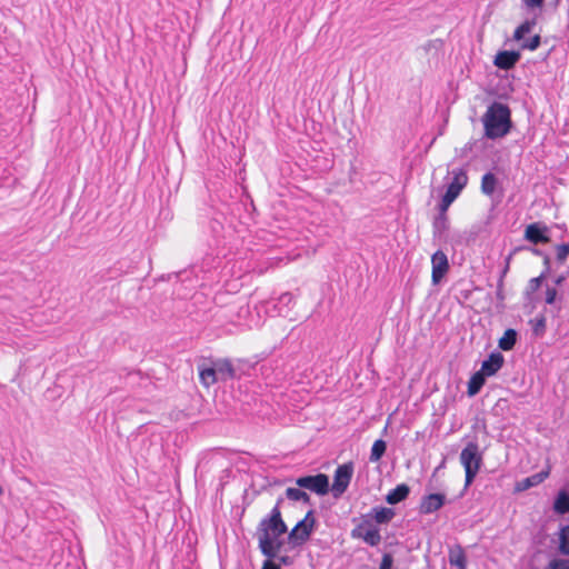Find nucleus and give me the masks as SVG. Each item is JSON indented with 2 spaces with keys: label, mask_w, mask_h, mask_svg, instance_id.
I'll list each match as a JSON object with an SVG mask.
<instances>
[{
  "label": "nucleus",
  "mask_w": 569,
  "mask_h": 569,
  "mask_svg": "<svg viewBox=\"0 0 569 569\" xmlns=\"http://www.w3.org/2000/svg\"><path fill=\"white\" fill-rule=\"evenodd\" d=\"M283 498L279 497L274 507L260 520L257 527L256 533L259 540V549L261 553L269 559L278 557V553L283 547V541L279 538L288 531V527L282 519L280 510Z\"/></svg>",
  "instance_id": "1"
},
{
  "label": "nucleus",
  "mask_w": 569,
  "mask_h": 569,
  "mask_svg": "<svg viewBox=\"0 0 569 569\" xmlns=\"http://www.w3.org/2000/svg\"><path fill=\"white\" fill-rule=\"evenodd\" d=\"M483 136L490 140L506 137L512 129L511 109L508 104L493 101L481 118Z\"/></svg>",
  "instance_id": "2"
},
{
  "label": "nucleus",
  "mask_w": 569,
  "mask_h": 569,
  "mask_svg": "<svg viewBox=\"0 0 569 569\" xmlns=\"http://www.w3.org/2000/svg\"><path fill=\"white\" fill-rule=\"evenodd\" d=\"M483 461V452L479 450L477 437L469 440L460 452V462L465 468V488L471 486Z\"/></svg>",
  "instance_id": "3"
},
{
  "label": "nucleus",
  "mask_w": 569,
  "mask_h": 569,
  "mask_svg": "<svg viewBox=\"0 0 569 569\" xmlns=\"http://www.w3.org/2000/svg\"><path fill=\"white\" fill-rule=\"evenodd\" d=\"M450 174L452 176V180L448 184L447 190L438 204V207L445 208V210L449 209L451 203L459 197L468 183V174L466 169H452Z\"/></svg>",
  "instance_id": "4"
},
{
  "label": "nucleus",
  "mask_w": 569,
  "mask_h": 569,
  "mask_svg": "<svg viewBox=\"0 0 569 569\" xmlns=\"http://www.w3.org/2000/svg\"><path fill=\"white\" fill-rule=\"evenodd\" d=\"M353 539H362L370 547H377L381 542L380 529L372 525L367 515L362 516V520L350 532Z\"/></svg>",
  "instance_id": "5"
},
{
  "label": "nucleus",
  "mask_w": 569,
  "mask_h": 569,
  "mask_svg": "<svg viewBox=\"0 0 569 569\" xmlns=\"http://www.w3.org/2000/svg\"><path fill=\"white\" fill-rule=\"evenodd\" d=\"M355 465L348 461L337 467L333 473V483L330 488L335 498H340L348 489L353 476Z\"/></svg>",
  "instance_id": "6"
},
{
  "label": "nucleus",
  "mask_w": 569,
  "mask_h": 569,
  "mask_svg": "<svg viewBox=\"0 0 569 569\" xmlns=\"http://www.w3.org/2000/svg\"><path fill=\"white\" fill-rule=\"evenodd\" d=\"M295 482L299 488L310 490L318 496H326L330 491L329 477L326 473L298 477Z\"/></svg>",
  "instance_id": "7"
},
{
  "label": "nucleus",
  "mask_w": 569,
  "mask_h": 569,
  "mask_svg": "<svg viewBox=\"0 0 569 569\" xmlns=\"http://www.w3.org/2000/svg\"><path fill=\"white\" fill-rule=\"evenodd\" d=\"M523 239L535 246L546 244L551 241L550 228L543 222H532L526 226Z\"/></svg>",
  "instance_id": "8"
},
{
  "label": "nucleus",
  "mask_w": 569,
  "mask_h": 569,
  "mask_svg": "<svg viewBox=\"0 0 569 569\" xmlns=\"http://www.w3.org/2000/svg\"><path fill=\"white\" fill-rule=\"evenodd\" d=\"M431 281L433 284H438L445 278L447 272L450 269L449 261L447 254L442 250H437L431 256Z\"/></svg>",
  "instance_id": "9"
},
{
  "label": "nucleus",
  "mask_w": 569,
  "mask_h": 569,
  "mask_svg": "<svg viewBox=\"0 0 569 569\" xmlns=\"http://www.w3.org/2000/svg\"><path fill=\"white\" fill-rule=\"evenodd\" d=\"M521 53L516 50H500L493 58V66L500 70L509 71L520 61Z\"/></svg>",
  "instance_id": "10"
},
{
  "label": "nucleus",
  "mask_w": 569,
  "mask_h": 569,
  "mask_svg": "<svg viewBox=\"0 0 569 569\" xmlns=\"http://www.w3.org/2000/svg\"><path fill=\"white\" fill-rule=\"evenodd\" d=\"M446 503L445 493H429L421 498L419 512L421 515H430L441 509Z\"/></svg>",
  "instance_id": "11"
},
{
  "label": "nucleus",
  "mask_w": 569,
  "mask_h": 569,
  "mask_svg": "<svg viewBox=\"0 0 569 569\" xmlns=\"http://www.w3.org/2000/svg\"><path fill=\"white\" fill-rule=\"evenodd\" d=\"M197 368L199 372L200 382L204 387L209 388L210 386L219 381L212 359H203L200 363H198Z\"/></svg>",
  "instance_id": "12"
},
{
  "label": "nucleus",
  "mask_w": 569,
  "mask_h": 569,
  "mask_svg": "<svg viewBox=\"0 0 569 569\" xmlns=\"http://www.w3.org/2000/svg\"><path fill=\"white\" fill-rule=\"evenodd\" d=\"M448 210L438 207V214L432 221V238L433 240L442 241L446 237V232L449 230V218L447 214Z\"/></svg>",
  "instance_id": "13"
},
{
  "label": "nucleus",
  "mask_w": 569,
  "mask_h": 569,
  "mask_svg": "<svg viewBox=\"0 0 569 569\" xmlns=\"http://www.w3.org/2000/svg\"><path fill=\"white\" fill-rule=\"evenodd\" d=\"M505 358L501 352L492 351L489 357L482 361L480 371L487 377L495 376L503 366Z\"/></svg>",
  "instance_id": "14"
},
{
  "label": "nucleus",
  "mask_w": 569,
  "mask_h": 569,
  "mask_svg": "<svg viewBox=\"0 0 569 569\" xmlns=\"http://www.w3.org/2000/svg\"><path fill=\"white\" fill-rule=\"evenodd\" d=\"M217 376L219 381H228L237 378L236 369L231 362V360L223 358V359H216L213 360Z\"/></svg>",
  "instance_id": "15"
},
{
  "label": "nucleus",
  "mask_w": 569,
  "mask_h": 569,
  "mask_svg": "<svg viewBox=\"0 0 569 569\" xmlns=\"http://www.w3.org/2000/svg\"><path fill=\"white\" fill-rule=\"evenodd\" d=\"M395 516V509L382 506L373 507L370 512L367 513V517H369L371 521L375 520L377 525H387Z\"/></svg>",
  "instance_id": "16"
},
{
  "label": "nucleus",
  "mask_w": 569,
  "mask_h": 569,
  "mask_svg": "<svg viewBox=\"0 0 569 569\" xmlns=\"http://www.w3.org/2000/svg\"><path fill=\"white\" fill-rule=\"evenodd\" d=\"M410 495V487L407 483H399L386 496V502L393 506L405 501Z\"/></svg>",
  "instance_id": "17"
},
{
  "label": "nucleus",
  "mask_w": 569,
  "mask_h": 569,
  "mask_svg": "<svg viewBox=\"0 0 569 569\" xmlns=\"http://www.w3.org/2000/svg\"><path fill=\"white\" fill-rule=\"evenodd\" d=\"M313 531H308V527H298V522L288 535V540L293 547L306 543Z\"/></svg>",
  "instance_id": "18"
},
{
  "label": "nucleus",
  "mask_w": 569,
  "mask_h": 569,
  "mask_svg": "<svg viewBox=\"0 0 569 569\" xmlns=\"http://www.w3.org/2000/svg\"><path fill=\"white\" fill-rule=\"evenodd\" d=\"M448 560L451 566L458 569H467V556L460 545H455L449 549Z\"/></svg>",
  "instance_id": "19"
},
{
  "label": "nucleus",
  "mask_w": 569,
  "mask_h": 569,
  "mask_svg": "<svg viewBox=\"0 0 569 569\" xmlns=\"http://www.w3.org/2000/svg\"><path fill=\"white\" fill-rule=\"evenodd\" d=\"M517 341H518L517 330L509 328L503 332V336L498 340V347L502 351H510L515 348Z\"/></svg>",
  "instance_id": "20"
},
{
  "label": "nucleus",
  "mask_w": 569,
  "mask_h": 569,
  "mask_svg": "<svg viewBox=\"0 0 569 569\" xmlns=\"http://www.w3.org/2000/svg\"><path fill=\"white\" fill-rule=\"evenodd\" d=\"M487 376L480 370L475 372L468 381L467 395L473 397L478 395L486 382Z\"/></svg>",
  "instance_id": "21"
},
{
  "label": "nucleus",
  "mask_w": 569,
  "mask_h": 569,
  "mask_svg": "<svg viewBox=\"0 0 569 569\" xmlns=\"http://www.w3.org/2000/svg\"><path fill=\"white\" fill-rule=\"evenodd\" d=\"M553 511L558 515H566L569 512V492L565 489H561L555 501H553Z\"/></svg>",
  "instance_id": "22"
},
{
  "label": "nucleus",
  "mask_w": 569,
  "mask_h": 569,
  "mask_svg": "<svg viewBox=\"0 0 569 569\" xmlns=\"http://www.w3.org/2000/svg\"><path fill=\"white\" fill-rule=\"evenodd\" d=\"M499 181L495 173L486 172L481 178V192L486 196H492Z\"/></svg>",
  "instance_id": "23"
},
{
  "label": "nucleus",
  "mask_w": 569,
  "mask_h": 569,
  "mask_svg": "<svg viewBox=\"0 0 569 569\" xmlns=\"http://www.w3.org/2000/svg\"><path fill=\"white\" fill-rule=\"evenodd\" d=\"M547 476H548L547 471H540L530 477H527L523 480H521L520 482H518L517 489L521 491V490H527L531 487L538 486L547 478Z\"/></svg>",
  "instance_id": "24"
},
{
  "label": "nucleus",
  "mask_w": 569,
  "mask_h": 569,
  "mask_svg": "<svg viewBox=\"0 0 569 569\" xmlns=\"http://www.w3.org/2000/svg\"><path fill=\"white\" fill-rule=\"evenodd\" d=\"M387 450V442L382 439H377L370 451L369 460L371 462H378L381 460V458L385 456Z\"/></svg>",
  "instance_id": "25"
},
{
  "label": "nucleus",
  "mask_w": 569,
  "mask_h": 569,
  "mask_svg": "<svg viewBox=\"0 0 569 569\" xmlns=\"http://www.w3.org/2000/svg\"><path fill=\"white\" fill-rule=\"evenodd\" d=\"M302 488H292V487H289L286 489V497L289 499V500H292V501H302L307 505H311V498L310 496L301 490Z\"/></svg>",
  "instance_id": "26"
},
{
  "label": "nucleus",
  "mask_w": 569,
  "mask_h": 569,
  "mask_svg": "<svg viewBox=\"0 0 569 569\" xmlns=\"http://www.w3.org/2000/svg\"><path fill=\"white\" fill-rule=\"evenodd\" d=\"M536 26V19L526 20L520 26H518L513 32V40L521 41L525 38V34L531 32L532 28Z\"/></svg>",
  "instance_id": "27"
},
{
  "label": "nucleus",
  "mask_w": 569,
  "mask_h": 569,
  "mask_svg": "<svg viewBox=\"0 0 569 569\" xmlns=\"http://www.w3.org/2000/svg\"><path fill=\"white\" fill-rule=\"evenodd\" d=\"M529 323L532 326V333L536 337H541L545 335L547 329V320L543 315H539L535 319H531Z\"/></svg>",
  "instance_id": "28"
},
{
  "label": "nucleus",
  "mask_w": 569,
  "mask_h": 569,
  "mask_svg": "<svg viewBox=\"0 0 569 569\" xmlns=\"http://www.w3.org/2000/svg\"><path fill=\"white\" fill-rule=\"evenodd\" d=\"M545 280V274H539L538 277L530 279L525 290L526 298L530 299L531 295L541 287Z\"/></svg>",
  "instance_id": "29"
},
{
  "label": "nucleus",
  "mask_w": 569,
  "mask_h": 569,
  "mask_svg": "<svg viewBox=\"0 0 569 569\" xmlns=\"http://www.w3.org/2000/svg\"><path fill=\"white\" fill-rule=\"evenodd\" d=\"M298 527H308V531H315L317 527V519L315 517L313 509L307 511L305 518L298 521Z\"/></svg>",
  "instance_id": "30"
},
{
  "label": "nucleus",
  "mask_w": 569,
  "mask_h": 569,
  "mask_svg": "<svg viewBox=\"0 0 569 569\" xmlns=\"http://www.w3.org/2000/svg\"><path fill=\"white\" fill-rule=\"evenodd\" d=\"M559 550L562 555L569 556V525L561 529L559 537Z\"/></svg>",
  "instance_id": "31"
},
{
  "label": "nucleus",
  "mask_w": 569,
  "mask_h": 569,
  "mask_svg": "<svg viewBox=\"0 0 569 569\" xmlns=\"http://www.w3.org/2000/svg\"><path fill=\"white\" fill-rule=\"evenodd\" d=\"M541 44V37L539 34H535L528 40H523L520 44V48L522 50H530L535 51L537 50Z\"/></svg>",
  "instance_id": "32"
},
{
  "label": "nucleus",
  "mask_w": 569,
  "mask_h": 569,
  "mask_svg": "<svg viewBox=\"0 0 569 569\" xmlns=\"http://www.w3.org/2000/svg\"><path fill=\"white\" fill-rule=\"evenodd\" d=\"M557 261L562 264L569 256V242L556 246Z\"/></svg>",
  "instance_id": "33"
},
{
  "label": "nucleus",
  "mask_w": 569,
  "mask_h": 569,
  "mask_svg": "<svg viewBox=\"0 0 569 569\" xmlns=\"http://www.w3.org/2000/svg\"><path fill=\"white\" fill-rule=\"evenodd\" d=\"M515 251H528L530 253H532L533 256H537V257H545L546 256V252L539 248H537L535 244L533 246H527V244H521V246H517L515 247Z\"/></svg>",
  "instance_id": "34"
},
{
  "label": "nucleus",
  "mask_w": 569,
  "mask_h": 569,
  "mask_svg": "<svg viewBox=\"0 0 569 569\" xmlns=\"http://www.w3.org/2000/svg\"><path fill=\"white\" fill-rule=\"evenodd\" d=\"M503 287L505 284H502V281L501 280H498L497 281V290H496V298L498 300V307L500 308H505V299H506V296H505V291H503Z\"/></svg>",
  "instance_id": "35"
},
{
  "label": "nucleus",
  "mask_w": 569,
  "mask_h": 569,
  "mask_svg": "<svg viewBox=\"0 0 569 569\" xmlns=\"http://www.w3.org/2000/svg\"><path fill=\"white\" fill-rule=\"evenodd\" d=\"M547 569H569V560L553 559L549 562Z\"/></svg>",
  "instance_id": "36"
},
{
  "label": "nucleus",
  "mask_w": 569,
  "mask_h": 569,
  "mask_svg": "<svg viewBox=\"0 0 569 569\" xmlns=\"http://www.w3.org/2000/svg\"><path fill=\"white\" fill-rule=\"evenodd\" d=\"M393 567V556L389 552L382 555L379 569H392Z\"/></svg>",
  "instance_id": "37"
},
{
  "label": "nucleus",
  "mask_w": 569,
  "mask_h": 569,
  "mask_svg": "<svg viewBox=\"0 0 569 569\" xmlns=\"http://www.w3.org/2000/svg\"><path fill=\"white\" fill-rule=\"evenodd\" d=\"M557 298V290L553 287L547 286L545 301L547 305H553Z\"/></svg>",
  "instance_id": "38"
},
{
  "label": "nucleus",
  "mask_w": 569,
  "mask_h": 569,
  "mask_svg": "<svg viewBox=\"0 0 569 569\" xmlns=\"http://www.w3.org/2000/svg\"><path fill=\"white\" fill-rule=\"evenodd\" d=\"M293 295L291 292H283L279 299H278V302L281 305V306H284V307H290V305L293 302Z\"/></svg>",
  "instance_id": "39"
},
{
  "label": "nucleus",
  "mask_w": 569,
  "mask_h": 569,
  "mask_svg": "<svg viewBox=\"0 0 569 569\" xmlns=\"http://www.w3.org/2000/svg\"><path fill=\"white\" fill-rule=\"evenodd\" d=\"M542 262H543L545 268L540 274H545V279H546L551 271V259L548 253H546V256L542 257Z\"/></svg>",
  "instance_id": "40"
},
{
  "label": "nucleus",
  "mask_w": 569,
  "mask_h": 569,
  "mask_svg": "<svg viewBox=\"0 0 569 569\" xmlns=\"http://www.w3.org/2000/svg\"><path fill=\"white\" fill-rule=\"evenodd\" d=\"M261 569H281L280 565L276 563L272 559L267 558L263 561Z\"/></svg>",
  "instance_id": "41"
},
{
  "label": "nucleus",
  "mask_w": 569,
  "mask_h": 569,
  "mask_svg": "<svg viewBox=\"0 0 569 569\" xmlns=\"http://www.w3.org/2000/svg\"><path fill=\"white\" fill-rule=\"evenodd\" d=\"M525 4L529 8H541L545 0H523Z\"/></svg>",
  "instance_id": "42"
},
{
  "label": "nucleus",
  "mask_w": 569,
  "mask_h": 569,
  "mask_svg": "<svg viewBox=\"0 0 569 569\" xmlns=\"http://www.w3.org/2000/svg\"><path fill=\"white\" fill-rule=\"evenodd\" d=\"M519 251H515V248L509 252V254L505 258V266L507 269H510V263L513 258Z\"/></svg>",
  "instance_id": "43"
},
{
  "label": "nucleus",
  "mask_w": 569,
  "mask_h": 569,
  "mask_svg": "<svg viewBox=\"0 0 569 569\" xmlns=\"http://www.w3.org/2000/svg\"><path fill=\"white\" fill-rule=\"evenodd\" d=\"M567 279V274H559L555 280L556 286H561Z\"/></svg>",
  "instance_id": "44"
},
{
  "label": "nucleus",
  "mask_w": 569,
  "mask_h": 569,
  "mask_svg": "<svg viewBox=\"0 0 569 569\" xmlns=\"http://www.w3.org/2000/svg\"><path fill=\"white\" fill-rule=\"evenodd\" d=\"M280 563L289 566L291 565L292 560L289 556H280L279 558Z\"/></svg>",
  "instance_id": "45"
},
{
  "label": "nucleus",
  "mask_w": 569,
  "mask_h": 569,
  "mask_svg": "<svg viewBox=\"0 0 569 569\" xmlns=\"http://www.w3.org/2000/svg\"><path fill=\"white\" fill-rule=\"evenodd\" d=\"M510 269H507L506 267H503L500 271V274H499V278L498 280H501L502 281V284H505V278L507 276V273L509 272Z\"/></svg>",
  "instance_id": "46"
},
{
  "label": "nucleus",
  "mask_w": 569,
  "mask_h": 569,
  "mask_svg": "<svg viewBox=\"0 0 569 569\" xmlns=\"http://www.w3.org/2000/svg\"><path fill=\"white\" fill-rule=\"evenodd\" d=\"M482 430L485 433H487V426L485 423L482 425Z\"/></svg>",
  "instance_id": "47"
},
{
  "label": "nucleus",
  "mask_w": 569,
  "mask_h": 569,
  "mask_svg": "<svg viewBox=\"0 0 569 569\" xmlns=\"http://www.w3.org/2000/svg\"><path fill=\"white\" fill-rule=\"evenodd\" d=\"M387 430H388V425L383 428L382 433H383V435H386V433H387Z\"/></svg>",
  "instance_id": "48"
},
{
  "label": "nucleus",
  "mask_w": 569,
  "mask_h": 569,
  "mask_svg": "<svg viewBox=\"0 0 569 569\" xmlns=\"http://www.w3.org/2000/svg\"><path fill=\"white\" fill-rule=\"evenodd\" d=\"M3 495V488L0 486V496Z\"/></svg>",
  "instance_id": "49"
}]
</instances>
